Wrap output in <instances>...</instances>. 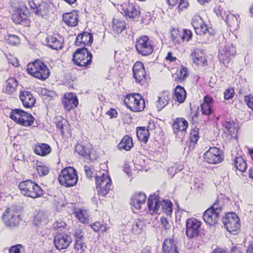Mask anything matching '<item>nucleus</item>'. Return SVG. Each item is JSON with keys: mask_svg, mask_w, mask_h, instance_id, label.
I'll use <instances>...</instances> for the list:
<instances>
[{"mask_svg": "<svg viewBox=\"0 0 253 253\" xmlns=\"http://www.w3.org/2000/svg\"><path fill=\"white\" fill-rule=\"evenodd\" d=\"M18 187L23 195L32 198H39L43 194V190L41 187L31 180L20 182Z\"/></svg>", "mask_w": 253, "mask_h": 253, "instance_id": "nucleus-1", "label": "nucleus"}, {"mask_svg": "<svg viewBox=\"0 0 253 253\" xmlns=\"http://www.w3.org/2000/svg\"><path fill=\"white\" fill-rule=\"evenodd\" d=\"M27 72L31 76L40 80L46 79L50 72L47 67L40 60H36L27 65Z\"/></svg>", "mask_w": 253, "mask_h": 253, "instance_id": "nucleus-2", "label": "nucleus"}, {"mask_svg": "<svg viewBox=\"0 0 253 253\" xmlns=\"http://www.w3.org/2000/svg\"><path fill=\"white\" fill-rule=\"evenodd\" d=\"M95 181L96 189L98 194L105 196L109 192L111 188V179L107 171H99L96 174Z\"/></svg>", "mask_w": 253, "mask_h": 253, "instance_id": "nucleus-3", "label": "nucleus"}, {"mask_svg": "<svg viewBox=\"0 0 253 253\" xmlns=\"http://www.w3.org/2000/svg\"><path fill=\"white\" fill-rule=\"evenodd\" d=\"M92 55L86 47L77 49L73 54V61L77 66L87 67L92 62Z\"/></svg>", "mask_w": 253, "mask_h": 253, "instance_id": "nucleus-4", "label": "nucleus"}, {"mask_svg": "<svg viewBox=\"0 0 253 253\" xmlns=\"http://www.w3.org/2000/svg\"><path fill=\"white\" fill-rule=\"evenodd\" d=\"M58 180L61 185L66 187L76 185L78 181L76 169L70 167L64 169L60 172Z\"/></svg>", "mask_w": 253, "mask_h": 253, "instance_id": "nucleus-5", "label": "nucleus"}, {"mask_svg": "<svg viewBox=\"0 0 253 253\" xmlns=\"http://www.w3.org/2000/svg\"><path fill=\"white\" fill-rule=\"evenodd\" d=\"M9 117L17 124L25 126H32L34 121V118L32 115L20 109L12 110Z\"/></svg>", "mask_w": 253, "mask_h": 253, "instance_id": "nucleus-6", "label": "nucleus"}, {"mask_svg": "<svg viewBox=\"0 0 253 253\" xmlns=\"http://www.w3.org/2000/svg\"><path fill=\"white\" fill-rule=\"evenodd\" d=\"M31 9L38 17L46 18L49 13L50 5L46 1L39 0H29Z\"/></svg>", "mask_w": 253, "mask_h": 253, "instance_id": "nucleus-7", "label": "nucleus"}, {"mask_svg": "<svg viewBox=\"0 0 253 253\" xmlns=\"http://www.w3.org/2000/svg\"><path fill=\"white\" fill-rule=\"evenodd\" d=\"M221 211V207L218 206L217 202L214 203L210 208L205 211L203 215L204 220L210 225H215L219 220Z\"/></svg>", "mask_w": 253, "mask_h": 253, "instance_id": "nucleus-8", "label": "nucleus"}, {"mask_svg": "<svg viewBox=\"0 0 253 253\" xmlns=\"http://www.w3.org/2000/svg\"><path fill=\"white\" fill-rule=\"evenodd\" d=\"M222 222L226 229L233 234H236L240 227V219L234 212H230L226 214L222 218Z\"/></svg>", "mask_w": 253, "mask_h": 253, "instance_id": "nucleus-9", "label": "nucleus"}, {"mask_svg": "<svg viewBox=\"0 0 253 253\" xmlns=\"http://www.w3.org/2000/svg\"><path fill=\"white\" fill-rule=\"evenodd\" d=\"M135 47L139 54L144 56L151 54L154 50L153 46L147 36H143L137 38Z\"/></svg>", "mask_w": 253, "mask_h": 253, "instance_id": "nucleus-10", "label": "nucleus"}, {"mask_svg": "<svg viewBox=\"0 0 253 253\" xmlns=\"http://www.w3.org/2000/svg\"><path fill=\"white\" fill-rule=\"evenodd\" d=\"M145 107V101L138 93L127 94V108L133 112L142 111Z\"/></svg>", "mask_w": 253, "mask_h": 253, "instance_id": "nucleus-11", "label": "nucleus"}, {"mask_svg": "<svg viewBox=\"0 0 253 253\" xmlns=\"http://www.w3.org/2000/svg\"><path fill=\"white\" fill-rule=\"evenodd\" d=\"M201 222L194 218H188L186 221V234L189 238L197 237L200 233Z\"/></svg>", "mask_w": 253, "mask_h": 253, "instance_id": "nucleus-12", "label": "nucleus"}, {"mask_svg": "<svg viewBox=\"0 0 253 253\" xmlns=\"http://www.w3.org/2000/svg\"><path fill=\"white\" fill-rule=\"evenodd\" d=\"M2 218L6 226L11 228L16 227L19 226V223L21 220L20 215L16 212L10 211L9 209H7L2 215Z\"/></svg>", "mask_w": 253, "mask_h": 253, "instance_id": "nucleus-13", "label": "nucleus"}, {"mask_svg": "<svg viewBox=\"0 0 253 253\" xmlns=\"http://www.w3.org/2000/svg\"><path fill=\"white\" fill-rule=\"evenodd\" d=\"M205 161L209 164H215L222 161L219 149L215 147H211L204 155Z\"/></svg>", "mask_w": 253, "mask_h": 253, "instance_id": "nucleus-14", "label": "nucleus"}, {"mask_svg": "<svg viewBox=\"0 0 253 253\" xmlns=\"http://www.w3.org/2000/svg\"><path fill=\"white\" fill-rule=\"evenodd\" d=\"M71 242V237L66 234L57 232L54 237V243L56 249L59 250L67 249Z\"/></svg>", "mask_w": 253, "mask_h": 253, "instance_id": "nucleus-15", "label": "nucleus"}, {"mask_svg": "<svg viewBox=\"0 0 253 253\" xmlns=\"http://www.w3.org/2000/svg\"><path fill=\"white\" fill-rule=\"evenodd\" d=\"M146 196L144 193L140 192L134 194L130 199V204L134 212L135 210H140L145 207Z\"/></svg>", "mask_w": 253, "mask_h": 253, "instance_id": "nucleus-16", "label": "nucleus"}, {"mask_svg": "<svg viewBox=\"0 0 253 253\" xmlns=\"http://www.w3.org/2000/svg\"><path fill=\"white\" fill-rule=\"evenodd\" d=\"M28 13L26 10L17 9L12 15V20L17 24H21L25 26H29L30 21L28 18Z\"/></svg>", "mask_w": 253, "mask_h": 253, "instance_id": "nucleus-17", "label": "nucleus"}, {"mask_svg": "<svg viewBox=\"0 0 253 253\" xmlns=\"http://www.w3.org/2000/svg\"><path fill=\"white\" fill-rule=\"evenodd\" d=\"M133 78L137 83H140L147 78L143 63L137 61L132 68Z\"/></svg>", "mask_w": 253, "mask_h": 253, "instance_id": "nucleus-18", "label": "nucleus"}, {"mask_svg": "<svg viewBox=\"0 0 253 253\" xmlns=\"http://www.w3.org/2000/svg\"><path fill=\"white\" fill-rule=\"evenodd\" d=\"M160 202L158 196L150 195L148 198L147 207L150 214H160Z\"/></svg>", "mask_w": 253, "mask_h": 253, "instance_id": "nucleus-19", "label": "nucleus"}, {"mask_svg": "<svg viewBox=\"0 0 253 253\" xmlns=\"http://www.w3.org/2000/svg\"><path fill=\"white\" fill-rule=\"evenodd\" d=\"M19 98L23 106L27 108H31L35 104L36 100L32 93L28 91H21Z\"/></svg>", "mask_w": 253, "mask_h": 253, "instance_id": "nucleus-20", "label": "nucleus"}, {"mask_svg": "<svg viewBox=\"0 0 253 253\" xmlns=\"http://www.w3.org/2000/svg\"><path fill=\"white\" fill-rule=\"evenodd\" d=\"M190 58L193 63L198 66H204L208 64L204 53L198 49L193 50L191 54Z\"/></svg>", "mask_w": 253, "mask_h": 253, "instance_id": "nucleus-21", "label": "nucleus"}, {"mask_svg": "<svg viewBox=\"0 0 253 253\" xmlns=\"http://www.w3.org/2000/svg\"><path fill=\"white\" fill-rule=\"evenodd\" d=\"M62 103L64 108L69 111L78 106V100L73 93L65 94V99L63 101Z\"/></svg>", "mask_w": 253, "mask_h": 253, "instance_id": "nucleus-22", "label": "nucleus"}, {"mask_svg": "<svg viewBox=\"0 0 253 253\" xmlns=\"http://www.w3.org/2000/svg\"><path fill=\"white\" fill-rule=\"evenodd\" d=\"M79 15L75 10L63 15V20L65 24L70 27H74L78 23Z\"/></svg>", "mask_w": 253, "mask_h": 253, "instance_id": "nucleus-23", "label": "nucleus"}, {"mask_svg": "<svg viewBox=\"0 0 253 253\" xmlns=\"http://www.w3.org/2000/svg\"><path fill=\"white\" fill-rule=\"evenodd\" d=\"M93 42V36L90 33L84 32L79 34L76 38L75 42L77 46H80L81 43L84 45H90Z\"/></svg>", "mask_w": 253, "mask_h": 253, "instance_id": "nucleus-24", "label": "nucleus"}, {"mask_svg": "<svg viewBox=\"0 0 253 253\" xmlns=\"http://www.w3.org/2000/svg\"><path fill=\"white\" fill-rule=\"evenodd\" d=\"M213 103L214 101L211 97L205 96L204 102L201 105L202 114L207 116L211 115L212 112Z\"/></svg>", "mask_w": 253, "mask_h": 253, "instance_id": "nucleus-25", "label": "nucleus"}, {"mask_svg": "<svg viewBox=\"0 0 253 253\" xmlns=\"http://www.w3.org/2000/svg\"><path fill=\"white\" fill-rule=\"evenodd\" d=\"M188 126V123L183 118L176 119L173 123V130L174 133L177 134L180 131H185Z\"/></svg>", "mask_w": 253, "mask_h": 253, "instance_id": "nucleus-26", "label": "nucleus"}, {"mask_svg": "<svg viewBox=\"0 0 253 253\" xmlns=\"http://www.w3.org/2000/svg\"><path fill=\"white\" fill-rule=\"evenodd\" d=\"M236 53L235 47L232 44H228L221 50H219V58L223 61L228 59L231 56H234Z\"/></svg>", "mask_w": 253, "mask_h": 253, "instance_id": "nucleus-27", "label": "nucleus"}, {"mask_svg": "<svg viewBox=\"0 0 253 253\" xmlns=\"http://www.w3.org/2000/svg\"><path fill=\"white\" fill-rule=\"evenodd\" d=\"M177 248L174 240L171 238L166 239L163 245V253H177Z\"/></svg>", "mask_w": 253, "mask_h": 253, "instance_id": "nucleus-28", "label": "nucleus"}, {"mask_svg": "<svg viewBox=\"0 0 253 253\" xmlns=\"http://www.w3.org/2000/svg\"><path fill=\"white\" fill-rule=\"evenodd\" d=\"M51 149L50 146L45 143H37L35 145L34 152L39 156H45L51 152Z\"/></svg>", "mask_w": 253, "mask_h": 253, "instance_id": "nucleus-29", "label": "nucleus"}, {"mask_svg": "<svg viewBox=\"0 0 253 253\" xmlns=\"http://www.w3.org/2000/svg\"><path fill=\"white\" fill-rule=\"evenodd\" d=\"M17 86V81L14 78H10L5 82L4 92L8 94H12L16 91Z\"/></svg>", "mask_w": 253, "mask_h": 253, "instance_id": "nucleus-30", "label": "nucleus"}, {"mask_svg": "<svg viewBox=\"0 0 253 253\" xmlns=\"http://www.w3.org/2000/svg\"><path fill=\"white\" fill-rule=\"evenodd\" d=\"M140 12L139 7H136L130 2L127 4V17L132 19L133 20L137 21L139 18Z\"/></svg>", "mask_w": 253, "mask_h": 253, "instance_id": "nucleus-31", "label": "nucleus"}, {"mask_svg": "<svg viewBox=\"0 0 253 253\" xmlns=\"http://www.w3.org/2000/svg\"><path fill=\"white\" fill-rule=\"evenodd\" d=\"M169 100V94L168 92H163L160 93L156 102L158 110L161 111L168 104Z\"/></svg>", "mask_w": 253, "mask_h": 253, "instance_id": "nucleus-32", "label": "nucleus"}, {"mask_svg": "<svg viewBox=\"0 0 253 253\" xmlns=\"http://www.w3.org/2000/svg\"><path fill=\"white\" fill-rule=\"evenodd\" d=\"M46 41L48 46L51 48L56 50L62 48V42L56 37L49 36L46 38Z\"/></svg>", "mask_w": 253, "mask_h": 253, "instance_id": "nucleus-33", "label": "nucleus"}, {"mask_svg": "<svg viewBox=\"0 0 253 253\" xmlns=\"http://www.w3.org/2000/svg\"><path fill=\"white\" fill-rule=\"evenodd\" d=\"M136 135L140 141L146 143L150 136L149 131L144 126L137 127Z\"/></svg>", "mask_w": 253, "mask_h": 253, "instance_id": "nucleus-34", "label": "nucleus"}, {"mask_svg": "<svg viewBox=\"0 0 253 253\" xmlns=\"http://www.w3.org/2000/svg\"><path fill=\"white\" fill-rule=\"evenodd\" d=\"M186 96V93L184 88L180 86H176L174 90V99L179 103H182L184 101Z\"/></svg>", "mask_w": 253, "mask_h": 253, "instance_id": "nucleus-35", "label": "nucleus"}, {"mask_svg": "<svg viewBox=\"0 0 253 253\" xmlns=\"http://www.w3.org/2000/svg\"><path fill=\"white\" fill-rule=\"evenodd\" d=\"M225 21L227 24L233 28L236 29L239 26L238 21L237 17L233 14L228 12L225 13Z\"/></svg>", "mask_w": 253, "mask_h": 253, "instance_id": "nucleus-36", "label": "nucleus"}, {"mask_svg": "<svg viewBox=\"0 0 253 253\" xmlns=\"http://www.w3.org/2000/svg\"><path fill=\"white\" fill-rule=\"evenodd\" d=\"M47 214L42 211L39 212L34 219V222L37 226L44 225L47 223Z\"/></svg>", "mask_w": 253, "mask_h": 253, "instance_id": "nucleus-37", "label": "nucleus"}, {"mask_svg": "<svg viewBox=\"0 0 253 253\" xmlns=\"http://www.w3.org/2000/svg\"><path fill=\"white\" fill-rule=\"evenodd\" d=\"M223 126L225 129L224 131L230 135L232 136L237 133L236 124L234 121H225L223 124Z\"/></svg>", "mask_w": 253, "mask_h": 253, "instance_id": "nucleus-38", "label": "nucleus"}, {"mask_svg": "<svg viewBox=\"0 0 253 253\" xmlns=\"http://www.w3.org/2000/svg\"><path fill=\"white\" fill-rule=\"evenodd\" d=\"M172 211V204L169 200H164L160 202V213L164 212L170 215Z\"/></svg>", "mask_w": 253, "mask_h": 253, "instance_id": "nucleus-39", "label": "nucleus"}, {"mask_svg": "<svg viewBox=\"0 0 253 253\" xmlns=\"http://www.w3.org/2000/svg\"><path fill=\"white\" fill-rule=\"evenodd\" d=\"M76 151L85 158L89 157L90 149L82 143H78L75 146Z\"/></svg>", "mask_w": 253, "mask_h": 253, "instance_id": "nucleus-40", "label": "nucleus"}, {"mask_svg": "<svg viewBox=\"0 0 253 253\" xmlns=\"http://www.w3.org/2000/svg\"><path fill=\"white\" fill-rule=\"evenodd\" d=\"M144 227V222L137 220L134 221L132 224L130 231L134 234H139L143 231Z\"/></svg>", "mask_w": 253, "mask_h": 253, "instance_id": "nucleus-41", "label": "nucleus"}, {"mask_svg": "<svg viewBox=\"0 0 253 253\" xmlns=\"http://www.w3.org/2000/svg\"><path fill=\"white\" fill-rule=\"evenodd\" d=\"M76 217L82 223L87 222L88 214L85 210L79 209L74 211Z\"/></svg>", "mask_w": 253, "mask_h": 253, "instance_id": "nucleus-42", "label": "nucleus"}, {"mask_svg": "<svg viewBox=\"0 0 253 253\" xmlns=\"http://www.w3.org/2000/svg\"><path fill=\"white\" fill-rule=\"evenodd\" d=\"M234 165L236 169L241 172H244L247 168V165L245 161L241 157L235 158Z\"/></svg>", "mask_w": 253, "mask_h": 253, "instance_id": "nucleus-43", "label": "nucleus"}, {"mask_svg": "<svg viewBox=\"0 0 253 253\" xmlns=\"http://www.w3.org/2000/svg\"><path fill=\"white\" fill-rule=\"evenodd\" d=\"M37 171L40 176H44L49 173V168L45 165L39 163L36 164Z\"/></svg>", "mask_w": 253, "mask_h": 253, "instance_id": "nucleus-44", "label": "nucleus"}, {"mask_svg": "<svg viewBox=\"0 0 253 253\" xmlns=\"http://www.w3.org/2000/svg\"><path fill=\"white\" fill-rule=\"evenodd\" d=\"M171 38L175 44H180L181 41V35L179 34L177 29H174L171 31Z\"/></svg>", "mask_w": 253, "mask_h": 253, "instance_id": "nucleus-45", "label": "nucleus"}, {"mask_svg": "<svg viewBox=\"0 0 253 253\" xmlns=\"http://www.w3.org/2000/svg\"><path fill=\"white\" fill-rule=\"evenodd\" d=\"M86 245L84 241L76 242L74 244V249L77 253H84Z\"/></svg>", "mask_w": 253, "mask_h": 253, "instance_id": "nucleus-46", "label": "nucleus"}, {"mask_svg": "<svg viewBox=\"0 0 253 253\" xmlns=\"http://www.w3.org/2000/svg\"><path fill=\"white\" fill-rule=\"evenodd\" d=\"M194 29L196 33L200 35L205 34L208 31V27L204 21L202 24H199V26L196 27Z\"/></svg>", "mask_w": 253, "mask_h": 253, "instance_id": "nucleus-47", "label": "nucleus"}, {"mask_svg": "<svg viewBox=\"0 0 253 253\" xmlns=\"http://www.w3.org/2000/svg\"><path fill=\"white\" fill-rule=\"evenodd\" d=\"M91 227L95 232L101 231L103 232L107 230L106 226L99 222H94L91 225Z\"/></svg>", "mask_w": 253, "mask_h": 253, "instance_id": "nucleus-48", "label": "nucleus"}, {"mask_svg": "<svg viewBox=\"0 0 253 253\" xmlns=\"http://www.w3.org/2000/svg\"><path fill=\"white\" fill-rule=\"evenodd\" d=\"M124 24L125 23L122 21H118L115 23L113 26L114 32H116L117 34L122 33L125 28Z\"/></svg>", "mask_w": 253, "mask_h": 253, "instance_id": "nucleus-49", "label": "nucleus"}, {"mask_svg": "<svg viewBox=\"0 0 253 253\" xmlns=\"http://www.w3.org/2000/svg\"><path fill=\"white\" fill-rule=\"evenodd\" d=\"M177 76L180 81L184 80L188 77L187 69L186 68L181 67L179 69Z\"/></svg>", "mask_w": 253, "mask_h": 253, "instance_id": "nucleus-50", "label": "nucleus"}, {"mask_svg": "<svg viewBox=\"0 0 253 253\" xmlns=\"http://www.w3.org/2000/svg\"><path fill=\"white\" fill-rule=\"evenodd\" d=\"M73 236L75 237V242L84 241V235L80 229H76L74 232Z\"/></svg>", "mask_w": 253, "mask_h": 253, "instance_id": "nucleus-51", "label": "nucleus"}, {"mask_svg": "<svg viewBox=\"0 0 253 253\" xmlns=\"http://www.w3.org/2000/svg\"><path fill=\"white\" fill-rule=\"evenodd\" d=\"M6 40L8 43L11 45H15L19 42L18 37L13 35H9Z\"/></svg>", "mask_w": 253, "mask_h": 253, "instance_id": "nucleus-52", "label": "nucleus"}, {"mask_svg": "<svg viewBox=\"0 0 253 253\" xmlns=\"http://www.w3.org/2000/svg\"><path fill=\"white\" fill-rule=\"evenodd\" d=\"M192 37V33L189 30H184L181 35V41L188 42Z\"/></svg>", "mask_w": 253, "mask_h": 253, "instance_id": "nucleus-53", "label": "nucleus"}, {"mask_svg": "<svg viewBox=\"0 0 253 253\" xmlns=\"http://www.w3.org/2000/svg\"><path fill=\"white\" fill-rule=\"evenodd\" d=\"M203 22V20L200 16L195 15L193 17L192 19L191 24L193 28H195L196 27L199 26V24H202Z\"/></svg>", "mask_w": 253, "mask_h": 253, "instance_id": "nucleus-54", "label": "nucleus"}, {"mask_svg": "<svg viewBox=\"0 0 253 253\" xmlns=\"http://www.w3.org/2000/svg\"><path fill=\"white\" fill-rule=\"evenodd\" d=\"M189 138L191 142L194 143H196L199 138L198 130H192L190 132Z\"/></svg>", "mask_w": 253, "mask_h": 253, "instance_id": "nucleus-55", "label": "nucleus"}, {"mask_svg": "<svg viewBox=\"0 0 253 253\" xmlns=\"http://www.w3.org/2000/svg\"><path fill=\"white\" fill-rule=\"evenodd\" d=\"M160 221L163 227L165 230H169L170 229L171 226L167 218L164 217H162L160 219Z\"/></svg>", "mask_w": 253, "mask_h": 253, "instance_id": "nucleus-56", "label": "nucleus"}, {"mask_svg": "<svg viewBox=\"0 0 253 253\" xmlns=\"http://www.w3.org/2000/svg\"><path fill=\"white\" fill-rule=\"evenodd\" d=\"M118 148L120 150H126V135L125 136L121 141L118 145Z\"/></svg>", "mask_w": 253, "mask_h": 253, "instance_id": "nucleus-57", "label": "nucleus"}, {"mask_svg": "<svg viewBox=\"0 0 253 253\" xmlns=\"http://www.w3.org/2000/svg\"><path fill=\"white\" fill-rule=\"evenodd\" d=\"M245 100L249 107L253 111V96L249 95L245 96Z\"/></svg>", "mask_w": 253, "mask_h": 253, "instance_id": "nucleus-58", "label": "nucleus"}, {"mask_svg": "<svg viewBox=\"0 0 253 253\" xmlns=\"http://www.w3.org/2000/svg\"><path fill=\"white\" fill-rule=\"evenodd\" d=\"M56 126L59 129L62 135H64L65 133V127H67V126L63 123V121H58L56 124Z\"/></svg>", "mask_w": 253, "mask_h": 253, "instance_id": "nucleus-59", "label": "nucleus"}, {"mask_svg": "<svg viewBox=\"0 0 253 253\" xmlns=\"http://www.w3.org/2000/svg\"><path fill=\"white\" fill-rule=\"evenodd\" d=\"M234 92L233 89H226L224 93V98L226 100L232 98L233 96Z\"/></svg>", "mask_w": 253, "mask_h": 253, "instance_id": "nucleus-60", "label": "nucleus"}, {"mask_svg": "<svg viewBox=\"0 0 253 253\" xmlns=\"http://www.w3.org/2000/svg\"><path fill=\"white\" fill-rule=\"evenodd\" d=\"M189 5V3L187 0H180L178 8L180 10H183V9L187 8Z\"/></svg>", "mask_w": 253, "mask_h": 253, "instance_id": "nucleus-61", "label": "nucleus"}, {"mask_svg": "<svg viewBox=\"0 0 253 253\" xmlns=\"http://www.w3.org/2000/svg\"><path fill=\"white\" fill-rule=\"evenodd\" d=\"M21 245H16L11 247L9 250V253H20Z\"/></svg>", "mask_w": 253, "mask_h": 253, "instance_id": "nucleus-62", "label": "nucleus"}, {"mask_svg": "<svg viewBox=\"0 0 253 253\" xmlns=\"http://www.w3.org/2000/svg\"><path fill=\"white\" fill-rule=\"evenodd\" d=\"M54 228L56 230H59L62 228H64L66 226V224L64 222H56L53 224Z\"/></svg>", "mask_w": 253, "mask_h": 253, "instance_id": "nucleus-63", "label": "nucleus"}, {"mask_svg": "<svg viewBox=\"0 0 253 253\" xmlns=\"http://www.w3.org/2000/svg\"><path fill=\"white\" fill-rule=\"evenodd\" d=\"M106 114L109 116L110 118L112 119L117 117V113L115 109L111 108L106 112Z\"/></svg>", "mask_w": 253, "mask_h": 253, "instance_id": "nucleus-64", "label": "nucleus"}]
</instances>
